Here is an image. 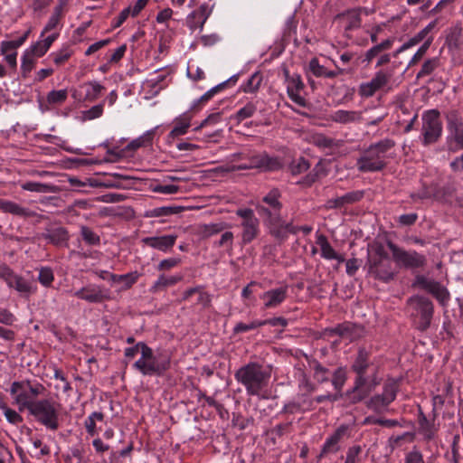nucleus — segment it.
<instances>
[{
    "mask_svg": "<svg viewBox=\"0 0 463 463\" xmlns=\"http://www.w3.org/2000/svg\"><path fill=\"white\" fill-rule=\"evenodd\" d=\"M28 395L23 393L14 397L15 402L22 411L27 409L37 421L44 425L46 428L56 430L59 428V411L58 406L52 399H42L38 401H31Z\"/></svg>",
    "mask_w": 463,
    "mask_h": 463,
    "instance_id": "nucleus-1",
    "label": "nucleus"
},
{
    "mask_svg": "<svg viewBox=\"0 0 463 463\" xmlns=\"http://www.w3.org/2000/svg\"><path fill=\"white\" fill-rule=\"evenodd\" d=\"M234 377L244 386L249 395L260 396L269 384L270 373L263 365L252 362L239 368Z\"/></svg>",
    "mask_w": 463,
    "mask_h": 463,
    "instance_id": "nucleus-2",
    "label": "nucleus"
},
{
    "mask_svg": "<svg viewBox=\"0 0 463 463\" xmlns=\"http://www.w3.org/2000/svg\"><path fill=\"white\" fill-rule=\"evenodd\" d=\"M369 352L365 348H360L358 350L357 356L352 364V370L356 373L354 385L345 393V396L349 402L354 404L364 399V393L361 392L363 386L367 384V370L373 367V364L369 359Z\"/></svg>",
    "mask_w": 463,
    "mask_h": 463,
    "instance_id": "nucleus-3",
    "label": "nucleus"
},
{
    "mask_svg": "<svg viewBox=\"0 0 463 463\" xmlns=\"http://www.w3.org/2000/svg\"><path fill=\"white\" fill-rule=\"evenodd\" d=\"M394 146L390 139L372 145L357 160V167L362 172H376L386 165V153Z\"/></svg>",
    "mask_w": 463,
    "mask_h": 463,
    "instance_id": "nucleus-4",
    "label": "nucleus"
},
{
    "mask_svg": "<svg viewBox=\"0 0 463 463\" xmlns=\"http://www.w3.org/2000/svg\"><path fill=\"white\" fill-rule=\"evenodd\" d=\"M407 308L413 318L416 328L426 331L430 327L433 317L432 301L426 297L415 295L407 299Z\"/></svg>",
    "mask_w": 463,
    "mask_h": 463,
    "instance_id": "nucleus-5",
    "label": "nucleus"
},
{
    "mask_svg": "<svg viewBox=\"0 0 463 463\" xmlns=\"http://www.w3.org/2000/svg\"><path fill=\"white\" fill-rule=\"evenodd\" d=\"M387 245L392 253V260L396 265L402 269H416L424 268L427 264V259L424 255L418 253L417 251H408L397 245L391 241H387Z\"/></svg>",
    "mask_w": 463,
    "mask_h": 463,
    "instance_id": "nucleus-6",
    "label": "nucleus"
},
{
    "mask_svg": "<svg viewBox=\"0 0 463 463\" xmlns=\"http://www.w3.org/2000/svg\"><path fill=\"white\" fill-rule=\"evenodd\" d=\"M392 71H378L371 80L360 84L358 93L363 98H370L379 90L390 91L392 90Z\"/></svg>",
    "mask_w": 463,
    "mask_h": 463,
    "instance_id": "nucleus-7",
    "label": "nucleus"
},
{
    "mask_svg": "<svg viewBox=\"0 0 463 463\" xmlns=\"http://www.w3.org/2000/svg\"><path fill=\"white\" fill-rule=\"evenodd\" d=\"M398 385L391 381L384 384L382 394H375L366 402V407L376 412L383 413L388 411V406L396 399Z\"/></svg>",
    "mask_w": 463,
    "mask_h": 463,
    "instance_id": "nucleus-8",
    "label": "nucleus"
},
{
    "mask_svg": "<svg viewBox=\"0 0 463 463\" xmlns=\"http://www.w3.org/2000/svg\"><path fill=\"white\" fill-rule=\"evenodd\" d=\"M133 366L144 375H162L170 367V357L158 354L146 362L136 361Z\"/></svg>",
    "mask_w": 463,
    "mask_h": 463,
    "instance_id": "nucleus-9",
    "label": "nucleus"
},
{
    "mask_svg": "<svg viewBox=\"0 0 463 463\" xmlns=\"http://www.w3.org/2000/svg\"><path fill=\"white\" fill-rule=\"evenodd\" d=\"M368 273L376 279L389 282L394 279L397 272L392 260L390 257H383L376 260H368Z\"/></svg>",
    "mask_w": 463,
    "mask_h": 463,
    "instance_id": "nucleus-10",
    "label": "nucleus"
},
{
    "mask_svg": "<svg viewBox=\"0 0 463 463\" xmlns=\"http://www.w3.org/2000/svg\"><path fill=\"white\" fill-rule=\"evenodd\" d=\"M437 110H429L422 116V133L426 144L435 142L441 134V123Z\"/></svg>",
    "mask_w": 463,
    "mask_h": 463,
    "instance_id": "nucleus-11",
    "label": "nucleus"
},
{
    "mask_svg": "<svg viewBox=\"0 0 463 463\" xmlns=\"http://www.w3.org/2000/svg\"><path fill=\"white\" fill-rule=\"evenodd\" d=\"M282 167V162L278 157L269 156L266 153L252 156L250 157L249 164H243L237 166V170H246L259 168L263 171H274Z\"/></svg>",
    "mask_w": 463,
    "mask_h": 463,
    "instance_id": "nucleus-12",
    "label": "nucleus"
},
{
    "mask_svg": "<svg viewBox=\"0 0 463 463\" xmlns=\"http://www.w3.org/2000/svg\"><path fill=\"white\" fill-rule=\"evenodd\" d=\"M45 392V387L42 383L33 384L31 381L25 380L21 382H14L10 388V392L12 395H21L25 393L30 397L31 401H36L39 395L43 394Z\"/></svg>",
    "mask_w": 463,
    "mask_h": 463,
    "instance_id": "nucleus-13",
    "label": "nucleus"
},
{
    "mask_svg": "<svg viewBox=\"0 0 463 463\" xmlns=\"http://www.w3.org/2000/svg\"><path fill=\"white\" fill-rule=\"evenodd\" d=\"M286 85L287 92L290 99L299 106H305L306 100L300 95V91L304 88V83L300 76L298 74L289 75L288 72L286 71Z\"/></svg>",
    "mask_w": 463,
    "mask_h": 463,
    "instance_id": "nucleus-14",
    "label": "nucleus"
},
{
    "mask_svg": "<svg viewBox=\"0 0 463 463\" xmlns=\"http://www.w3.org/2000/svg\"><path fill=\"white\" fill-rule=\"evenodd\" d=\"M331 335H337L342 338L354 341L364 335V328L360 325L352 322H344L329 330Z\"/></svg>",
    "mask_w": 463,
    "mask_h": 463,
    "instance_id": "nucleus-15",
    "label": "nucleus"
},
{
    "mask_svg": "<svg viewBox=\"0 0 463 463\" xmlns=\"http://www.w3.org/2000/svg\"><path fill=\"white\" fill-rule=\"evenodd\" d=\"M192 118L193 117L189 112H184L174 118L173 128L166 137L169 144L188 132V129L191 127Z\"/></svg>",
    "mask_w": 463,
    "mask_h": 463,
    "instance_id": "nucleus-16",
    "label": "nucleus"
},
{
    "mask_svg": "<svg viewBox=\"0 0 463 463\" xmlns=\"http://www.w3.org/2000/svg\"><path fill=\"white\" fill-rule=\"evenodd\" d=\"M212 10L207 4H203L186 18V24L192 31L202 29Z\"/></svg>",
    "mask_w": 463,
    "mask_h": 463,
    "instance_id": "nucleus-17",
    "label": "nucleus"
},
{
    "mask_svg": "<svg viewBox=\"0 0 463 463\" xmlns=\"http://www.w3.org/2000/svg\"><path fill=\"white\" fill-rule=\"evenodd\" d=\"M74 295L77 298L84 299L90 303H100L109 298V297L105 291H103L100 288L94 286L82 288L80 290L76 291Z\"/></svg>",
    "mask_w": 463,
    "mask_h": 463,
    "instance_id": "nucleus-18",
    "label": "nucleus"
},
{
    "mask_svg": "<svg viewBox=\"0 0 463 463\" xmlns=\"http://www.w3.org/2000/svg\"><path fill=\"white\" fill-rule=\"evenodd\" d=\"M335 21L345 31H351L361 25L360 11L348 10L336 16Z\"/></svg>",
    "mask_w": 463,
    "mask_h": 463,
    "instance_id": "nucleus-19",
    "label": "nucleus"
},
{
    "mask_svg": "<svg viewBox=\"0 0 463 463\" xmlns=\"http://www.w3.org/2000/svg\"><path fill=\"white\" fill-rule=\"evenodd\" d=\"M364 193L362 190L349 192L342 196L331 199L327 202L330 208H341L348 204L359 202L364 197Z\"/></svg>",
    "mask_w": 463,
    "mask_h": 463,
    "instance_id": "nucleus-20",
    "label": "nucleus"
},
{
    "mask_svg": "<svg viewBox=\"0 0 463 463\" xmlns=\"http://www.w3.org/2000/svg\"><path fill=\"white\" fill-rule=\"evenodd\" d=\"M287 297V288H274L266 291L261 296V298L265 300V307H275L281 304Z\"/></svg>",
    "mask_w": 463,
    "mask_h": 463,
    "instance_id": "nucleus-21",
    "label": "nucleus"
},
{
    "mask_svg": "<svg viewBox=\"0 0 463 463\" xmlns=\"http://www.w3.org/2000/svg\"><path fill=\"white\" fill-rule=\"evenodd\" d=\"M309 71L316 77L335 78L343 73V70L338 68L335 71L327 70L321 65L317 59H312L308 63Z\"/></svg>",
    "mask_w": 463,
    "mask_h": 463,
    "instance_id": "nucleus-22",
    "label": "nucleus"
},
{
    "mask_svg": "<svg viewBox=\"0 0 463 463\" xmlns=\"http://www.w3.org/2000/svg\"><path fill=\"white\" fill-rule=\"evenodd\" d=\"M448 128L450 138L460 147L463 148V124L456 117L449 118Z\"/></svg>",
    "mask_w": 463,
    "mask_h": 463,
    "instance_id": "nucleus-23",
    "label": "nucleus"
},
{
    "mask_svg": "<svg viewBox=\"0 0 463 463\" xmlns=\"http://www.w3.org/2000/svg\"><path fill=\"white\" fill-rule=\"evenodd\" d=\"M176 240V236L175 235H165L160 237H148L143 239V241L153 248H156L160 250H166L171 248Z\"/></svg>",
    "mask_w": 463,
    "mask_h": 463,
    "instance_id": "nucleus-24",
    "label": "nucleus"
},
{
    "mask_svg": "<svg viewBox=\"0 0 463 463\" xmlns=\"http://www.w3.org/2000/svg\"><path fill=\"white\" fill-rule=\"evenodd\" d=\"M108 277L113 283L121 285L119 288L120 290H126L136 283L139 274L137 271L123 275L109 273Z\"/></svg>",
    "mask_w": 463,
    "mask_h": 463,
    "instance_id": "nucleus-25",
    "label": "nucleus"
},
{
    "mask_svg": "<svg viewBox=\"0 0 463 463\" xmlns=\"http://www.w3.org/2000/svg\"><path fill=\"white\" fill-rule=\"evenodd\" d=\"M331 119L340 124H350L361 119V112L355 110L338 109L332 113Z\"/></svg>",
    "mask_w": 463,
    "mask_h": 463,
    "instance_id": "nucleus-26",
    "label": "nucleus"
},
{
    "mask_svg": "<svg viewBox=\"0 0 463 463\" xmlns=\"http://www.w3.org/2000/svg\"><path fill=\"white\" fill-rule=\"evenodd\" d=\"M0 211L16 216H29L31 214L29 209L5 199H0Z\"/></svg>",
    "mask_w": 463,
    "mask_h": 463,
    "instance_id": "nucleus-27",
    "label": "nucleus"
},
{
    "mask_svg": "<svg viewBox=\"0 0 463 463\" xmlns=\"http://www.w3.org/2000/svg\"><path fill=\"white\" fill-rule=\"evenodd\" d=\"M7 285L10 288H14L20 294L26 297H28L33 292L31 284L26 279L15 273H14L10 278V280L7 281Z\"/></svg>",
    "mask_w": 463,
    "mask_h": 463,
    "instance_id": "nucleus-28",
    "label": "nucleus"
},
{
    "mask_svg": "<svg viewBox=\"0 0 463 463\" xmlns=\"http://www.w3.org/2000/svg\"><path fill=\"white\" fill-rule=\"evenodd\" d=\"M436 21H433L430 23L427 26H425L422 30H420L416 35L409 39L407 42H405L398 51V52H402L404 50H407L421 41H423L429 33H430L436 26Z\"/></svg>",
    "mask_w": 463,
    "mask_h": 463,
    "instance_id": "nucleus-29",
    "label": "nucleus"
},
{
    "mask_svg": "<svg viewBox=\"0 0 463 463\" xmlns=\"http://www.w3.org/2000/svg\"><path fill=\"white\" fill-rule=\"evenodd\" d=\"M419 430L420 432L424 436V439L427 440H430L434 438L436 429L432 422H430L421 409H419Z\"/></svg>",
    "mask_w": 463,
    "mask_h": 463,
    "instance_id": "nucleus-30",
    "label": "nucleus"
},
{
    "mask_svg": "<svg viewBox=\"0 0 463 463\" xmlns=\"http://www.w3.org/2000/svg\"><path fill=\"white\" fill-rule=\"evenodd\" d=\"M257 109V102L249 101L232 116V119L235 120L239 124L241 121L251 118L256 113Z\"/></svg>",
    "mask_w": 463,
    "mask_h": 463,
    "instance_id": "nucleus-31",
    "label": "nucleus"
},
{
    "mask_svg": "<svg viewBox=\"0 0 463 463\" xmlns=\"http://www.w3.org/2000/svg\"><path fill=\"white\" fill-rule=\"evenodd\" d=\"M317 244L320 247L322 256L324 258L327 260H338L340 261L344 260V259L338 257L337 253L329 244L326 236L322 233L317 236Z\"/></svg>",
    "mask_w": 463,
    "mask_h": 463,
    "instance_id": "nucleus-32",
    "label": "nucleus"
},
{
    "mask_svg": "<svg viewBox=\"0 0 463 463\" xmlns=\"http://www.w3.org/2000/svg\"><path fill=\"white\" fill-rule=\"evenodd\" d=\"M83 88L85 89V99L89 101L98 99L105 89L103 85L96 80L84 83Z\"/></svg>",
    "mask_w": 463,
    "mask_h": 463,
    "instance_id": "nucleus-33",
    "label": "nucleus"
},
{
    "mask_svg": "<svg viewBox=\"0 0 463 463\" xmlns=\"http://www.w3.org/2000/svg\"><path fill=\"white\" fill-rule=\"evenodd\" d=\"M309 365L314 371V379L318 383H324L329 381V370L324 367L319 362L313 360L309 362Z\"/></svg>",
    "mask_w": 463,
    "mask_h": 463,
    "instance_id": "nucleus-34",
    "label": "nucleus"
},
{
    "mask_svg": "<svg viewBox=\"0 0 463 463\" xmlns=\"http://www.w3.org/2000/svg\"><path fill=\"white\" fill-rule=\"evenodd\" d=\"M182 279L181 276H171L165 277V275H161L158 279L155 282V284L151 288V291L157 292L166 288L167 287L173 286L176 284L178 281Z\"/></svg>",
    "mask_w": 463,
    "mask_h": 463,
    "instance_id": "nucleus-35",
    "label": "nucleus"
},
{
    "mask_svg": "<svg viewBox=\"0 0 463 463\" xmlns=\"http://www.w3.org/2000/svg\"><path fill=\"white\" fill-rule=\"evenodd\" d=\"M155 135V129H149L146 131L140 137L132 140L128 145V148L130 150H136L141 146L150 145L152 143L153 137Z\"/></svg>",
    "mask_w": 463,
    "mask_h": 463,
    "instance_id": "nucleus-36",
    "label": "nucleus"
},
{
    "mask_svg": "<svg viewBox=\"0 0 463 463\" xmlns=\"http://www.w3.org/2000/svg\"><path fill=\"white\" fill-rule=\"evenodd\" d=\"M22 189L25 191L34 192V193H52L54 191V187L49 184H43L39 182H26L22 184Z\"/></svg>",
    "mask_w": 463,
    "mask_h": 463,
    "instance_id": "nucleus-37",
    "label": "nucleus"
},
{
    "mask_svg": "<svg viewBox=\"0 0 463 463\" xmlns=\"http://www.w3.org/2000/svg\"><path fill=\"white\" fill-rule=\"evenodd\" d=\"M238 214L242 219V224L248 230L247 232L255 231L257 228L258 221L254 217L253 212L250 209H241L238 211Z\"/></svg>",
    "mask_w": 463,
    "mask_h": 463,
    "instance_id": "nucleus-38",
    "label": "nucleus"
},
{
    "mask_svg": "<svg viewBox=\"0 0 463 463\" xmlns=\"http://www.w3.org/2000/svg\"><path fill=\"white\" fill-rule=\"evenodd\" d=\"M36 57L24 50L21 58V70L24 77H26L34 68Z\"/></svg>",
    "mask_w": 463,
    "mask_h": 463,
    "instance_id": "nucleus-39",
    "label": "nucleus"
},
{
    "mask_svg": "<svg viewBox=\"0 0 463 463\" xmlns=\"http://www.w3.org/2000/svg\"><path fill=\"white\" fill-rule=\"evenodd\" d=\"M71 55L72 51L68 46H65L56 52H52L49 57L52 58V61L56 65L61 66L65 63Z\"/></svg>",
    "mask_w": 463,
    "mask_h": 463,
    "instance_id": "nucleus-40",
    "label": "nucleus"
},
{
    "mask_svg": "<svg viewBox=\"0 0 463 463\" xmlns=\"http://www.w3.org/2000/svg\"><path fill=\"white\" fill-rule=\"evenodd\" d=\"M261 81V74L259 72H255L247 80L245 83L242 84L241 89L244 92H254L260 88Z\"/></svg>",
    "mask_w": 463,
    "mask_h": 463,
    "instance_id": "nucleus-41",
    "label": "nucleus"
},
{
    "mask_svg": "<svg viewBox=\"0 0 463 463\" xmlns=\"http://www.w3.org/2000/svg\"><path fill=\"white\" fill-rule=\"evenodd\" d=\"M166 74H157L153 78L147 79L143 82V88L151 89L154 94H157L160 90L164 87L161 86V83L165 80Z\"/></svg>",
    "mask_w": 463,
    "mask_h": 463,
    "instance_id": "nucleus-42",
    "label": "nucleus"
},
{
    "mask_svg": "<svg viewBox=\"0 0 463 463\" xmlns=\"http://www.w3.org/2000/svg\"><path fill=\"white\" fill-rule=\"evenodd\" d=\"M439 65V60L437 57L426 60L422 64L420 71L417 73V79L431 74Z\"/></svg>",
    "mask_w": 463,
    "mask_h": 463,
    "instance_id": "nucleus-43",
    "label": "nucleus"
},
{
    "mask_svg": "<svg viewBox=\"0 0 463 463\" xmlns=\"http://www.w3.org/2000/svg\"><path fill=\"white\" fill-rule=\"evenodd\" d=\"M61 12L62 5L61 4L55 7L53 14L50 17L48 23L46 24L45 27L43 28V31L41 33V37H43L47 32L52 31L58 25L60 18L61 16Z\"/></svg>",
    "mask_w": 463,
    "mask_h": 463,
    "instance_id": "nucleus-44",
    "label": "nucleus"
},
{
    "mask_svg": "<svg viewBox=\"0 0 463 463\" xmlns=\"http://www.w3.org/2000/svg\"><path fill=\"white\" fill-rule=\"evenodd\" d=\"M24 43V37H20L17 40L3 41L0 44L1 54L5 52L11 53L16 52V49Z\"/></svg>",
    "mask_w": 463,
    "mask_h": 463,
    "instance_id": "nucleus-45",
    "label": "nucleus"
},
{
    "mask_svg": "<svg viewBox=\"0 0 463 463\" xmlns=\"http://www.w3.org/2000/svg\"><path fill=\"white\" fill-rule=\"evenodd\" d=\"M150 190L157 194H175L179 192L180 189L179 186L175 184H152L150 185Z\"/></svg>",
    "mask_w": 463,
    "mask_h": 463,
    "instance_id": "nucleus-46",
    "label": "nucleus"
},
{
    "mask_svg": "<svg viewBox=\"0 0 463 463\" xmlns=\"http://www.w3.org/2000/svg\"><path fill=\"white\" fill-rule=\"evenodd\" d=\"M346 376L345 373L342 368L335 370L332 376V384L336 390V393H343L342 388L345 383Z\"/></svg>",
    "mask_w": 463,
    "mask_h": 463,
    "instance_id": "nucleus-47",
    "label": "nucleus"
},
{
    "mask_svg": "<svg viewBox=\"0 0 463 463\" xmlns=\"http://www.w3.org/2000/svg\"><path fill=\"white\" fill-rule=\"evenodd\" d=\"M67 97V90H52L47 95V101L50 104H61L66 100Z\"/></svg>",
    "mask_w": 463,
    "mask_h": 463,
    "instance_id": "nucleus-48",
    "label": "nucleus"
},
{
    "mask_svg": "<svg viewBox=\"0 0 463 463\" xmlns=\"http://www.w3.org/2000/svg\"><path fill=\"white\" fill-rule=\"evenodd\" d=\"M44 239L56 246H64L67 244V233H44Z\"/></svg>",
    "mask_w": 463,
    "mask_h": 463,
    "instance_id": "nucleus-49",
    "label": "nucleus"
},
{
    "mask_svg": "<svg viewBox=\"0 0 463 463\" xmlns=\"http://www.w3.org/2000/svg\"><path fill=\"white\" fill-rule=\"evenodd\" d=\"M25 51H27L34 57L40 58L43 56L49 51V49L44 45V43L41 40H39L36 43H33L30 47L26 48Z\"/></svg>",
    "mask_w": 463,
    "mask_h": 463,
    "instance_id": "nucleus-50",
    "label": "nucleus"
},
{
    "mask_svg": "<svg viewBox=\"0 0 463 463\" xmlns=\"http://www.w3.org/2000/svg\"><path fill=\"white\" fill-rule=\"evenodd\" d=\"M379 383L380 381L376 376V370L373 369L372 375L367 376V384L361 389V392H365L364 398H366Z\"/></svg>",
    "mask_w": 463,
    "mask_h": 463,
    "instance_id": "nucleus-51",
    "label": "nucleus"
},
{
    "mask_svg": "<svg viewBox=\"0 0 463 463\" xmlns=\"http://www.w3.org/2000/svg\"><path fill=\"white\" fill-rule=\"evenodd\" d=\"M364 424H378L383 427L392 428L397 426L399 423L395 420H384L368 416L364 419Z\"/></svg>",
    "mask_w": 463,
    "mask_h": 463,
    "instance_id": "nucleus-52",
    "label": "nucleus"
},
{
    "mask_svg": "<svg viewBox=\"0 0 463 463\" xmlns=\"http://www.w3.org/2000/svg\"><path fill=\"white\" fill-rule=\"evenodd\" d=\"M103 102L91 107L90 109L83 112V118L86 120H93L99 118L103 114Z\"/></svg>",
    "mask_w": 463,
    "mask_h": 463,
    "instance_id": "nucleus-53",
    "label": "nucleus"
},
{
    "mask_svg": "<svg viewBox=\"0 0 463 463\" xmlns=\"http://www.w3.org/2000/svg\"><path fill=\"white\" fill-rule=\"evenodd\" d=\"M339 449H340L339 444L337 442H335L332 438L329 437L326 440L318 458H322L325 455L329 454V453H336Z\"/></svg>",
    "mask_w": 463,
    "mask_h": 463,
    "instance_id": "nucleus-54",
    "label": "nucleus"
},
{
    "mask_svg": "<svg viewBox=\"0 0 463 463\" xmlns=\"http://www.w3.org/2000/svg\"><path fill=\"white\" fill-rule=\"evenodd\" d=\"M431 41H432L431 37L425 41V43L418 49L416 53L413 55V57L410 61V62L408 64L409 66L414 65L424 56V54L427 52V51L431 43Z\"/></svg>",
    "mask_w": 463,
    "mask_h": 463,
    "instance_id": "nucleus-55",
    "label": "nucleus"
},
{
    "mask_svg": "<svg viewBox=\"0 0 463 463\" xmlns=\"http://www.w3.org/2000/svg\"><path fill=\"white\" fill-rule=\"evenodd\" d=\"M263 201L271 208V210L277 211L280 205L279 202V192L277 190L270 191L263 198Z\"/></svg>",
    "mask_w": 463,
    "mask_h": 463,
    "instance_id": "nucleus-56",
    "label": "nucleus"
},
{
    "mask_svg": "<svg viewBox=\"0 0 463 463\" xmlns=\"http://www.w3.org/2000/svg\"><path fill=\"white\" fill-rule=\"evenodd\" d=\"M372 250L373 254L370 255L368 260H376L380 258L383 259V257H389V255L384 250L383 245L379 242H374L372 245Z\"/></svg>",
    "mask_w": 463,
    "mask_h": 463,
    "instance_id": "nucleus-57",
    "label": "nucleus"
},
{
    "mask_svg": "<svg viewBox=\"0 0 463 463\" xmlns=\"http://www.w3.org/2000/svg\"><path fill=\"white\" fill-rule=\"evenodd\" d=\"M441 304H445L449 299V293L439 283L431 293Z\"/></svg>",
    "mask_w": 463,
    "mask_h": 463,
    "instance_id": "nucleus-58",
    "label": "nucleus"
},
{
    "mask_svg": "<svg viewBox=\"0 0 463 463\" xmlns=\"http://www.w3.org/2000/svg\"><path fill=\"white\" fill-rule=\"evenodd\" d=\"M361 451L362 448L359 445L349 448L346 452L345 463H357L359 460L358 456L361 453Z\"/></svg>",
    "mask_w": 463,
    "mask_h": 463,
    "instance_id": "nucleus-59",
    "label": "nucleus"
},
{
    "mask_svg": "<svg viewBox=\"0 0 463 463\" xmlns=\"http://www.w3.org/2000/svg\"><path fill=\"white\" fill-rule=\"evenodd\" d=\"M137 346H140L139 352L141 353V357L137 361L146 362L155 356L153 350L144 342L137 343Z\"/></svg>",
    "mask_w": 463,
    "mask_h": 463,
    "instance_id": "nucleus-60",
    "label": "nucleus"
},
{
    "mask_svg": "<svg viewBox=\"0 0 463 463\" xmlns=\"http://www.w3.org/2000/svg\"><path fill=\"white\" fill-rule=\"evenodd\" d=\"M39 281L44 285L49 286L53 280V274L51 269L43 268L39 272Z\"/></svg>",
    "mask_w": 463,
    "mask_h": 463,
    "instance_id": "nucleus-61",
    "label": "nucleus"
},
{
    "mask_svg": "<svg viewBox=\"0 0 463 463\" xmlns=\"http://www.w3.org/2000/svg\"><path fill=\"white\" fill-rule=\"evenodd\" d=\"M5 409V415L6 420L13 424L21 423L23 421L22 416L17 413L14 410L7 408L5 406H2Z\"/></svg>",
    "mask_w": 463,
    "mask_h": 463,
    "instance_id": "nucleus-62",
    "label": "nucleus"
},
{
    "mask_svg": "<svg viewBox=\"0 0 463 463\" xmlns=\"http://www.w3.org/2000/svg\"><path fill=\"white\" fill-rule=\"evenodd\" d=\"M15 321V317L8 309L0 308V323L5 326H12Z\"/></svg>",
    "mask_w": 463,
    "mask_h": 463,
    "instance_id": "nucleus-63",
    "label": "nucleus"
},
{
    "mask_svg": "<svg viewBox=\"0 0 463 463\" xmlns=\"http://www.w3.org/2000/svg\"><path fill=\"white\" fill-rule=\"evenodd\" d=\"M405 463H424L422 454L419 450H412L406 455Z\"/></svg>",
    "mask_w": 463,
    "mask_h": 463,
    "instance_id": "nucleus-64",
    "label": "nucleus"
}]
</instances>
